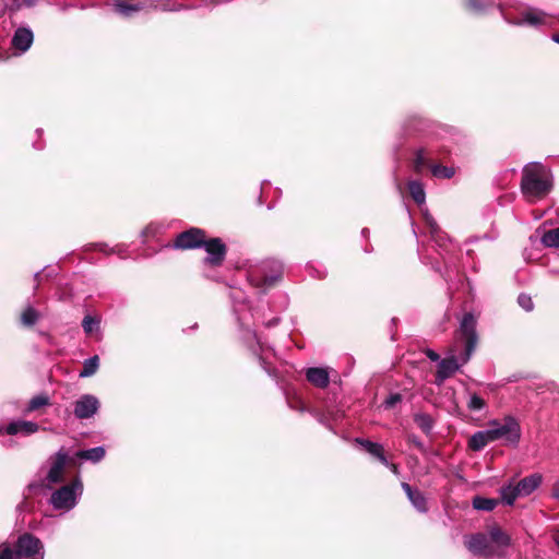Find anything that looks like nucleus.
<instances>
[{"label": "nucleus", "instance_id": "nucleus-1", "mask_svg": "<svg viewBox=\"0 0 559 559\" xmlns=\"http://www.w3.org/2000/svg\"><path fill=\"white\" fill-rule=\"evenodd\" d=\"M477 321L473 313L467 312L463 316L459 328V341L464 345V353L461 355V364L454 356L443 358L438 364L436 373V384H442L452 377L462 365L466 364L477 345L478 335L476 332Z\"/></svg>", "mask_w": 559, "mask_h": 559}, {"label": "nucleus", "instance_id": "nucleus-2", "mask_svg": "<svg viewBox=\"0 0 559 559\" xmlns=\"http://www.w3.org/2000/svg\"><path fill=\"white\" fill-rule=\"evenodd\" d=\"M498 9L502 19L511 25L527 26L535 29L552 28L555 26V15L544 11L540 8L528 4H502Z\"/></svg>", "mask_w": 559, "mask_h": 559}, {"label": "nucleus", "instance_id": "nucleus-3", "mask_svg": "<svg viewBox=\"0 0 559 559\" xmlns=\"http://www.w3.org/2000/svg\"><path fill=\"white\" fill-rule=\"evenodd\" d=\"M554 187L551 170L538 162L526 164L522 170L521 191L526 199L545 198Z\"/></svg>", "mask_w": 559, "mask_h": 559}, {"label": "nucleus", "instance_id": "nucleus-4", "mask_svg": "<svg viewBox=\"0 0 559 559\" xmlns=\"http://www.w3.org/2000/svg\"><path fill=\"white\" fill-rule=\"evenodd\" d=\"M424 222L430 239L435 242L440 257L443 259L445 266L443 277L447 280L450 276V270L455 267L456 255L460 248L440 228L436 219L427 211L424 212Z\"/></svg>", "mask_w": 559, "mask_h": 559}, {"label": "nucleus", "instance_id": "nucleus-5", "mask_svg": "<svg viewBox=\"0 0 559 559\" xmlns=\"http://www.w3.org/2000/svg\"><path fill=\"white\" fill-rule=\"evenodd\" d=\"M282 277V264L275 260L261 261L247 270L249 284L264 294Z\"/></svg>", "mask_w": 559, "mask_h": 559}, {"label": "nucleus", "instance_id": "nucleus-6", "mask_svg": "<svg viewBox=\"0 0 559 559\" xmlns=\"http://www.w3.org/2000/svg\"><path fill=\"white\" fill-rule=\"evenodd\" d=\"M112 5L115 11L123 16H131L134 12L142 10L175 12L192 8L189 5L178 4L171 0H132L131 3L123 0H112Z\"/></svg>", "mask_w": 559, "mask_h": 559}, {"label": "nucleus", "instance_id": "nucleus-7", "mask_svg": "<svg viewBox=\"0 0 559 559\" xmlns=\"http://www.w3.org/2000/svg\"><path fill=\"white\" fill-rule=\"evenodd\" d=\"M492 441H502L504 445L518 448L522 429L520 421L512 415L504 416L500 419H491L488 421Z\"/></svg>", "mask_w": 559, "mask_h": 559}, {"label": "nucleus", "instance_id": "nucleus-8", "mask_svg": "<svg viewBox=\"0 0 559 559\" xmlns=\"http://www.w3.org/2000/svg\"><path fill=\"white\" fill-rule=\"evenodd\" d=\"M82 493L83 484L81 478L76 477L70 484L55 490L51 493L50 503L56 510L70 511L78 504Z\"/></svg>", "mask_w": 559, "mask_h": 559}, {"label": "nucleus", "instance_id": "nucleus-9", "mask_svg": "<svg viewBox=\"0 0 559 559\" xmlns=\"http://www.w3.org/2000/svg\"><path fill=\"white\" fill-rule=\"evenodd\" d=\"M10 552L15 559H44L45 548L43 542L31 533L20 535L14 544L10 545Z\"/></svg>", "mask_w": 559, "mask_h": 559}, {"label": "nucleus", "instance_id": "nucleus-10", "mask_svg": "<svg viewBox=\"0 0 559 559\" xmlns=\"http://www.w3.org/2000/svg\"><path fill=\"white\" fill-rule=\"evenodd\" d=\"M201 248L206 251L203 263L210 266H221L226 258L227 247L221 238L205 239Z\"/></svg>", "mask_w": 559, "mask_h": 559}, {"label": "nucleus", "instance_id": "nucleus-11", "mask_svg": "<svg viewBox=\"0 0 559 559\" xmlns=\"http://www.w3.org/2000/svg\"><path fill=\"white\" fill-rule=\"evenodd\" d=\"M466 548L475 556L490 558L500 557V552L490 544L486 534H475L465 540Z\"/></svg>", "mask_w": 559, "mask_h": 559}, {"label": "nucleus", "instance_id": "nucleus-12", "mask_svg": "<svg viewBox=\"0 0 559 559\" xmlns=\"http://www.w3.org/2000/svg\"><path fill=\"white\" fill-rule=\"evenodd\" d=\"M100 402L93 394H83L74 402L73 414L75 418L83 420L94 417L99 411Z\"/></svg>", "mask_w": 559, "mask_h": 559}, {"label": "nucleus", "instance_id": "nucleus-13", "mask_svg": "<svg viewBox=\"0 0 559 559\" xmlns=\"http://www.w3.org/2000/svg\"><path fill=\"white\" fill-rule=\"evenodd\" d=\"M205 240V233L200 228H190L180 233L175 240V248L193 249L201 248Z\"/></svg>", "mask_w": 559, "mask_h": 559}, {"label": "nucleus", "instance_id": "nucleus-14", "mask_svg": "<svg viewBox=\"0 0 559 559\" xmlns=\"http://www.w3.org/2000/svg\"><path fill=\"white\" fill-rule=\"evenodd\" d=\"M51 464L46 476L48 484H58L63 480V472L68 462V453L64 449H60L53 456H51Z\"/></svg>", "mask_w": 559, "mask_h": 559}, {"label": "nucleus", "instance_id": "nucleus-15", "mask_svg": "<svg viewBox=\"0 0 559 559\" xmlns=\"http://www.w3.org/2000/svg\"><path fill=\"white\" fill-rule=\"evenodd\" d=\"M34 40V34L29 27H17L13 34L12 47L21 52L27 51Z\"/></svg>", "mask_w": 559, "mask_h": 559}, {"label": "nucleus", "instance_id": "nucleus-16", "mask_svg": "<svg viewBox=\"0 0 559 559\" xmlns=\"http://www.w3.org/2000/svg\"><path fill=\"white\" fill-rule=\"evenodd\" d=\"M7 430L9 436L21 435L27 437L36 433L39 430V425L35 421L17 419L9 423Z\"/></svg>", "mask_w": 559, "mask_h": 559}, {"label": "nucleus", "instance_id": "nucleus-17", "mask_svg": "<svg viewBox=\"0 0 559 559\" xmlns=\"http://www.w3.org/2000/svg\"><path fill=\"white\" fill-rule=\"evenodd\" d=\"M543 483V476L539 473L531 474L516 483V490L521 497H527L533 493Z\"/></svg>", "mask_w": 559, "mask_h": 559}, {"label": "nucleus", "instance_id": "nucleus-18", "mask_svg": "<svg viewBox=\"0 0 559 559\" xmlns=\"http://www.w3.org/2000/svg\"><path fill=\"white\" fill-rule=\"evenodd\" d=\"M402 489L406 493L408 500L412 506L420 513H426L428 511L427 499L424 493L417 489H413L412 486L407 483H402Z\"/></svg>", "mask_w": 559, "mask_h": 559}, {"label": "nucleus", "instance_id": "nucleus-19", "mask_svg": "<svg viewBox=\"0 0 559 559\" xmlns=\"http://www.w3.org/2000/svg\"><path fill=\"white\" fill-rule=\"evenodd\" d=\"M437 159L436 151L428 147H420L415 152L414 167L417 171H421L424 168L435 165Z\"/></svg>", "mask_w": 559, "mask_h": 559}, {"label": "nucleus", "instance_id": "nucleus-20", "mask_svg": "<svg viewBox=\"0 0 559 559\" xmlns=\"http://www.w3.org/2000/svg\"><path fill=\"white\" fill-rule=\"evenodd\" d=\"M307 380L317 388L324 389L330 383L328 369L322 367H311L306 370Z\"/></svg>", "mask_w": 559, "mask_h": 559}, {"label": "nucleus", "instance_id": "nucleus-21", "mask_svg": "<svg viewBox=\"0 0 559 559\" xmlns=\"http://www.w3.org/2000/svg\"><path fill=\"white\" fill-rule=\"evenodd\" d=\"M487 537L490 544L500 552L502 556L503 550L510 545V537L499 527H491Z\"/></svg>", "mask_w": 559, "mask_h": 559}, {"label": "nucleus", "instance_id": "nucleus-22", "mask_svg": "<svg viewBox=\"0 0 559 559\" xmlns=\"http://www.w3.org/2000/svg\"><path fill=\"white\" fill-rule=\"evenodd\" d=\"M493 442L489 429L479 430L473 433L468 440V448L473 451H480L487 444Z\"/></svg>", "mask_w": 559, "mask_h": 559}, {"label": "nucleus", "instance_id": "nucleus-23", "mask_svg": "<svg viewBox=\"0 0 559 559\" xmlns=\"http://www.w3.org/2000/svg\"><path fill=\"white\" fill-rule=\"evenodd\" d=\"M106 454V450L104 447H95L87 450H79L75 453V456L80 460L90 461L92 463H99Z\"/></svg>", "mask_w": 559, "mask_h": 559}, {"label": "nucleus", "instance_id": "nucleus-24", "mask_svg": "<svg viewBox=\"0 0 559 559\" xmlns=\"http://www.w3.org/2000/svg\"><path fill=\"white\" fill-rule=\"evenodd\" d=\"M407 188L412 199L420 206L426 202V192L424 185L419 180H411Z\"/></svg>", "mask_w": 559, "mask_h": 559}, {"label": "nucleus", "instance_id": "nucleus-25", "mask_svg": "<svg viewBox=\"0 0 559 559\" xmlns=\"http://www.w3.org/2000/svg\"><path fill=\"white\" fill-rule=\"evenodd\" d=\"M501 501L507 506H513L515 500L521 497L516 490V484L509 483L503 485L500 490Z\"/></svg>", "mask_w": 559, "mask_h": 559}, {"label": "nucleus", "instance_id": "nucleus-26", "mask_svg": "<svg viewBox=\"0 0 559 559\" xmlns=\"http://www.w3.org/2000/svg\"><path fill=\"white\" fill-rule=\"evenodd\" d=\"M4 9L14 14L23 8H33L37 4V0H2Z\"/></svg>", "mask_w": 559, "mask_h": 559}, {"label": "nucleus", "instance_id": "nucleus-27", "mask_svg": "<svg viewBox=\"0 0 559 559\" xmlns=\"http://www.w3.org/2000/svg\"><path fill=\"white\" fill-rule=\"evenodd\" d=\"M473 508L479 511H492L498 506V500L493 498H486L476 496L472 501Z\"/></svg>", "mask_w": 559, "mask_h": 559}, {"label": "nucleus", "instance_id": "nucleus-28", "mask_svg": "<svg viewBox=\"0 0 559 559\" xmlns=\"http://www.w3.org/2000/svg\"><path fill=\"white\" fill-rule=\"evenodd\" d=\"M98 367H99V358L97 355H94L84 360L83 368L80 371L79 376L81 378L92 377L97 371Z\"/></svg>", "mask_w": 559, "mask_h": 559}, {"label": "nucleus", "instance_id": "nucleus-29", "mask_svg": "<svg viewBox=\"0 0 559 559\" xmlns=\"http://www.w3.org/2000/svg\"><path fill=\"white\" fill-rule=\"evenodd\" d=\"M424 120L419 116H409L403 123V129L406 133L418 132L424 128Z\"/></svg>", "mask_w": 559, "mask_h": 559}, {"label": "nucleus", "instance_id": "nucleus-30", "mask_svg": "<svg viewBox=\"0 0 559 559\" xmlns=\"http://www.w3.org/2000/svg\"><path fill=\"white\" fill-rule=\"evenodd\" d=\"M414 421L425 433H430L433 428V420L431 416L426 413L415 414Z\"/></svg>", "mask_w": 559, "mask_h": 559}, {"label": "nucleus", "instance_id": "nucleus-31", "mask_svg": "<svg viewBox=\"0 0 559 559\" xmlns=\"http://www.w3.org/2000/svg\"><path fill=\"white\" fill-rule=\"evenodd\" d=\"M50 404V399L47 394H38L33 396L27 406H26V413H32L37 411L40 407L48 406Z\"/></svg>", "mask_w": 559, "mask_h": 559}, {"label": "nucleus", "instance_id": "nucleus-32", "mask_svg": "<svg viewBox=\"0 0 559 559\" xmlns=\"http://www.w3.org/2000/svg\"><path fill=\"white\" fill-rule=\"evenodd\" d=\"M356 443L360 444L370 455L376 459L383 452V447L380 443L372 442L367 439L357 438Z\"/></svg>", "mask_w": 559, "mask_h": 559}, {"label": "nucleus", "instance_id": "nucleus-33", "mask_svg": "<svg viewBox=\"0 0 559 559\" xmlns=\"http://www.w3.org/2000/svg\"><path fill=\"white\" fill-rule=\"evenodd\" d=\"M430 170L436 178L451 179L455 175V169L453 167L440 164L431 165Z\"/></svg>", "mask_w": 559, "mask_h": 559}, {"label": "nucleus", "instance_id": "nucleus-34", "mask_svg": "<svg viewBox=\"0 0 559 559\" xmlns=\"http://www.w3.org/2000/svg\"><path fill=\"white\" fill-rule=\"evenodd\" d=\"M467 8L475 13H484L495 5L493 0H466Z\"/></svg>", "mask_w": 559, "mask_h": 559}, {"label": "nucleus", "instance_id": "nucleus-35", "mask_svg": "<svg viewBox=\"0 0 559 559\" xmlns=\"http://www.w3.org/2000/svg\"><path fill=\"white\" fill-rule=\"evenodd\" d=\"M252 338L255 342V345L251 346L252 353L258 356L259 362L265 372L270 376H273L274 370L266 365L264 358L259 354V352L263 349V345L261 344L255 333H252Z\"/></svg>", "mask_w": 559, "mask_h": 559}, {"label": "nucleus", "instance_id": "nucleus-36", "mask_svg": "<svg viewBox=\"0 0 559 559\" xmlns=\"http://www.w3.org/2000/svg\"><path fill=\"white\" fill-rule=\"evenodd\" d=\"M542 242L546 247L559 248V227L546 231L542 237Z\"/></svg>", "mask_w": 559, "mask_h": 559}, {"label": "nucleus", "instance_id": "nucleus-37", "mask_svg": "<svg viewBox=\"0 0 559 559\" xmlns=\"http://www.w3.org/2000/svg\"><path fill=\"white\" fill-rule=\"evenodd\" d=\"M39 319V313L33 307L28 306L21 316V321L26 326H33Z\"/></svg>", "mask_w": 559, "mask_h": 559}, {"label": "nucleus", "instance_id": "nucleus-38", "mask_svg": "<svg viewBox=\"0 0 559 559\" xmlns=\"http://www.w3.org/2000/svg\"><path fill=\"white\" fill-rule=\"evenodd\" d=\"M486 407V402L477 393H471L467 408L472 412H480Z\"/></svg>", "mask_w": 559, "mask_h": 559}, {"label": "nucleus", "instance_id": "nucleus-39", "mask_svg": "<svg viewBox=\"0 0 559 559\" xmlns=\"http://www.w3.org/2000/svg\"><path fill=\"white\" fill-rule=\"evenodd\" d=\"M342 417V413L336 411L329 414H319L318 420L320 424L324 425L326 428L332 430L331 420H338Z\"/></svg>", "mask_w": 559, "mask_h": 559}, {"label": "nucleus", "instance_id": "nucleus-40", "mask_svg": "<svg viewBox=\"0 0 559 559\" xmlns=\"http://www.w3.org/2000/svg\"><path fill=\"white\" fill-rule=\"evenodd\" d=\"M518 304L519 306L524 309L525 311H532L534 308V302L530 295L526 294H520L518 297Z\"/></svg>", "mask_w": 559, "mask_h": 559}, {"label": "nucleus", "instance_id": "nucleus-41", "mask_svg": "<svg viewBox=\"0 0 559 559\" xmlns=\"http://www.w3.org/2000/svg\"><path fill=\"white\" fill-rule=\"evenodd\" d=\"M98 325V321L91 316H85L82 321V328L85 333L90 334Z\"/></svg>", "mask_w": 559, "mask_h": 559}, {"label": "nucleus", "instance_id": "nucleus-42", "mask_svg": "<svg viewBox=\"0 0 559 559\" xmlns=\"http://www.w3.org/2000/svg\"><path fill=\"white\" fill-rule=\"evenodd\" d=\"M402 402V394L391 393L383 402V406L386 409L393 408L396 404Z\"/></svg>", "mask_w": 559, "mask_h": 559}, {"label": "nucleus", "instance_id": "nucleus-43", "mask_svg": "<svg viewBox=\"0 0 559 559\" xmlns=\"http://www.w3.org/2000/svg\"><path fill=\"white\" fill-rule=\"evenodd\" d=\"M230 298L236 306L237 304H245L246 295L241 289H233L230 292ZM235 312L238 313V309L235 307Z\"/></svg>", "mask_w": 559, "mask_h": 559}, {"label": "nucleus", "instance_id": "nucleus-44", "mask_svg": "<svg viewBox=\"0 0 559 559\" xmlns=\"http://www.w3.org/2000/svg\"><path fill=\"white\" fill-rule=\"evenodd\" d=\"M96 248L99 251L104 252L105 254H112V253L120 254L122 252L121 246H117L115 248H108V246L106 243H97Z\"/></svg>", "mask_w": 559, "mask_h": 559}, {"label": "nucleus", "instance_id": "nucleus-45", "mask_svg": "<svg viewBox=\"0 0 559 559\" xmlns=\"http://www.w3.org/2000/svg\"><path fill=\"white\" fill-rule=\"evenodd\" d=\"M426 356L431 360V361H440V355L438 353H436L435 350L432 349H427L426 350Z\"/></svg>", "mask_w": 559, "mask_h": 559}, {"label": "nucleus", "instance_id": "nucleus-46", "mask_svg": "<svg viewBox=\"0 0 559 559\" xmlns=\"http://www.w3.org/2000/svg\"><path fill=\"white\" fill-rule=\"evenodd\" d=\"M551 496L555 499L559 500V479L552 486Z\"/></svg>", "mask_w": 559, "mask_h": 559}, {"label": "nucleus", "instance_id": "nucleus-47", "mask_svg": "<svg viewBox=\"0 0 559 559\" xmlns=\"http://www.w3.org/2000/svg\"><path fill=\"white\" fill-rule=\"evenodd\" d=\"M379 460V462H381L384 466H386L389 468V466L391 465V463L386 460L384 453L382 452L380 454V456L377 457Z\"/></svg>", "mask_w": 559, "mask_h": 559}, {"label": "nucleus", "instance_id": "nucleus-48", "mask_svg": "<svg viewBox=\"0 0 559 559\" xmlns=\"http://www.w3.org/2000/svg\"><path fill=\"white\" fill-rule=\"evenodd\" d=\"M311 269H312L313 271H316V273H317V274L314 275L316 277H318V278H323V277H325V275H326V271H325V270H317V269H314L313 266H311Z\"/></svg>", "mask_w": 559, "mask_h": 559}, {"label": "nucleus", "instance_id": "nucleus-49", "mask_svg": "<svg viewBox=\"0 0 559 559\" xmlns=\"http://www.w3.org/2000/svg\"><path fill=\"white\" fill-rule=\"evenodd\" d=\"M412 442L418 448L419 450H424V443L416 437L412 438Z\"/></svg>", "mask_w": 559, "mask_h": 559}, {"label": "nucleus", "instance_id": "nucleus-50", "mask_svg": "<svg viewBox=\"0 0 559 559\" xmlns=\"http://www.w3.org/2000/svg\"><path fill=\"white\" fill-rule=\"evenodd\" d=\"M280 322V318L278 317H275L273 318L272 320H270L267 323H266V326L271 328V326H275L277 325Z\"/></svg>", "mask_w": 559, "mask_h": 559}, {"label": "nucleus", "instance_id": "nucleus-51", "mask_svg": "<svg viewBox=\"0 0 559 559\" xmlns=\"http://www.w3.org/2000/svg\"><path fill=\"white\" fill-rule=\"evenodd\" d=\"M390 471L395 474V475H399V466L396 464H393L391 463V465L389 466Z\"/></svg>", "mask_w": 559, "mask_h": 559}, {"label": "nucleus", "instance_id": "nucleus-52", "mask_svg": "<svg viewBox=\"0 0 559 559\" xmlns=\"http://www.w3.org/2000/svg\"><path fill=\"white\" fill-rule=\"evenodd\" d=\"M8 425H0V436L8 435Z\"/></svg>", "mask_w": 559, "mask_h": 559}, {"label": "nucleus", "instance_id": "nucleus-53", "mask_svg": "<svg viewBox=\"0 0 559 559\" xmlns=\"http://www.w3.org/2000/svg\"><path fill=\"white\" fill-rule=\"evenodd\" d=\"M551 40L555 41L556 44H559V34H552Z\"/></svg>", "mask_w": 559, "mask_h": 559}, {"label": "nucleus", "instance_id": "nucleus-54", "mask_svg": "<svg viewBox=\"0 0 559 559\" xmlns=\"http://www.w3.org/2000/svg\"><path fill=\"white\" fill-rule=\"evenodd\" d=\"M152 229L151 227H146L143 231H142V236L143 237H146L148 234H151Z\"/></svg>", "mask_w": 559, "mask_h": 559}, {"label": "nucleus", "instance_id": "nucleus-55", "mask_svg": "<svg viewBox=\"0 0 559 559\" xmlns=\"http://www.w3.org/2000/svg\"><path fill=\"white\" fill-rule=\"evenodd\" d=\"M361 234H362L364 237H367V235L369 234V229L368 228H364L361 230Z\"/></svg>", "mask_w": 559, "mask_h": 559}, {"label": "nucleus", "instance_id": "nucleus-56", "mask_svg": "<svg viewBox=\"0 0 559 559\" xmlns=\"http://www.w3.org/2000/svg\"><path fill=\"white\" fill-rule=\"evenodd\" d=\"M557 545L559 546V538L557 539Z\"/></svg>", "mask_w": 559, "mask_h": 559}]
</instances>
